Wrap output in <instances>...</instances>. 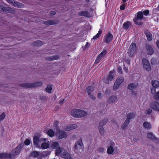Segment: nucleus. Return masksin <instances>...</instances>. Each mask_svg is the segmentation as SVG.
Segmentation results:
<instances>
[{"instance_id": "nucleus-1", "label": "nucleus", "mask_w": 159, "mask_h": 159, "mask_svg": "<svg viewBox=\"0 0 159 159\" xmlns=\"http://www.w3.org/2000/svg\"><path fill=\"white\" fill-rule=\"evenodd\" d=\"M24 143H21L18 145L16 147L13 149L9 153V158L14 159L15 158L16 156L19 154L21 152V150L24 146Z\"/></svg>"}, {"instance_id": "nucleus-2", "label": "nucleus", "mask_w": 159, "mask_h": 159, "mask_svg": "<svg viewBox=\"0 0 159 159\" xmlns=\"http://www.w3.org/2000/svg\"><path fill=\"white\" fill-rule=\"evenodd\" d=\"M42 83L41 82H37L33 83H25L21 84L20 86L21 87L26 88H32L41 86Z\"/></svg>"}, {"instance_id": "nucleus-3", "label": "nucleus", "mask_w": 159, "mask_h": 159, "mask_svg": "<svg viewBox=\"0 0 159 159\" xmlns=\"http://www.w3.org/2000/svg\"><path fill=\"white\" fill-rule=\"evenodd\" d=\"M136 45L134 43H132L129 48L128 54L131 57H133L136 53Z\"/></svg>"}, {"instance_id": "nucleus-4", "label": "nucleus", "mask_w": 159, "mask_h": 159, "mask_svg": "<svg viewBox=\"0 0 159 159\" xmlns=\"http://www.w3.org/2000/svg\"><path fill=\"white\" fill-rule=\"evenodd\" d=\"M51 147L53 149H56L55 154L57 156L59 155L61 150L63 148L60 146L59 143L56 141L52 142L51 144Z\"/></svg>"}, {"instance_id": "nucleus-5", "label": "nucleus", "mask_w": 159, "mask_h": 159, "mask_svg": "<svg viewBox=\"0 0 159 159\" xmlns=\"http://www.w3.org/2000/svg\"><path fill=\"white\" fill-rule=\"evenodd\" d=\"M124 79L123 77L120 76L118 77L115 82L113 87V90H116L121 84L124 81Z\"/></svg>"}, {"instance_id": "nucleus-6", "label": "nucleus", "mask_w": 159, "mask_h": 159, "mask_svg": "<svg viewBox=\"0 0 159 159\" xmlns=\"http://www.w3.org/2000/svg\"><path fill=\"white\" fill-rule=\"evenodd\" d=\"M106 50H104L100 53L97 57L95 61L94 64H97L100 62L103 59L105 56L107 54Z\"/></svg>"}, {"instance_id": "nucleus-7", "label": "nucleus", "mask_w": 159, "mask_h": 159, "mask_svg": "<svg viewBox=\"0 0 159 159\" xmlns=\"http://www.w3.org/2000/svg\"><path fill=\"white\" fill-rule=\"evenodd\" d=\"M60 156L65 159H72L70 155L64 148L61 150L59 155Z\"/></svg>"}, {"instance_id": "nucleus-8", "label": "nucleus", "mask_w": 159, "mask_h": 159, "mask_svg": "<svg viewBox=\"0 0 159 159\" xmlns=\"http://www.w3.org/2000/svg\"><path fill=\"white\" fill-rule=\"evenodd\" d=\"M142 61L144 69L148 71H150L151 70V68L149 61L145 58H143Z\"/></svg>"}, {"instance_id": "nucleus-9", "label": "nucleus", "mask_w": 159, "mask_h": 159, "mask_svg": "<svg viewBox=\"0 0 159 159\" xmlns=\"http://www.w3.org/2000/svg\"><path fill=\"white\" fill-rule=\"evenodd\" d=\"M10 4L14 7L19 8H23L24 7V5L18 2H15L13 0H6Z\"/></svg>"}, {"instance_id": "nucleus-10", "label": "nucleus", "mask_w": 159, "mask_h": 159, "mask_svg": "<svg viewBox=\"0 0 159 159\" xmlns=\"http://www.w3.org/2000/svg\"><path fill=\"white\" fill-rule=\"evenodd\" d=\"M86 89L90 98L93 100H95V97L92 94L94 90L93 87L92 86H89L86 88Z\"/></svg>"}, {"instance_id": "nucleus-11", "label": "nucleus", "mask_w": 159, "mask_h": 159, "mask_svg": "<svg viewBox=\"0 0 159 159\" xmlns=\"http://www.w3.org/2000/svg\"><path fill=\"white\" fill-rule=\"evenodd\" d=\"M113 37V35L110 32H108L104 36L103 40L106 43H109L112 40Z\"/></svg>"}, {"instance_id": "nucleus-12", "label": "nucleus", "mask_w": 159, "mask_h": 159, "mask_svg": "<svg viewBox=\"0 0 159 159\" xmlns=\"http://www.w3.org/2000/svg\"><path fill=\"white\" fill-rule=\"evenodd\" d=\"M150 107L152 109L159 111V103L156 101L152 102L150 104Z\"/></svg>"}, {"instance_id": "nucleus-13", "label": "nucleus", "mask_w": 159, "mask_h": 159, "mask_svg": "<svg viewBox=\"0 0 159 159\" xmlns=\"http://www.w3.org/2000/svg\"><path fill=\"white\" fill-rule=\"evenodd\" d=\"M31 156L34 157H37L38 159H41L43 155L42 152L34 151L31 153Z\"/></svg>"}, {"instance_id": "nucleus-14", "label": "nucleus", "mask_w": 159, "mask_h": 159, "mask_svg": "<svg viewBox=\"0 0 159 159\" xmlns=\"http://www.w3.org/2000/svg\"><path fill=\"white\" fill-rule=\"evenodd\" d=\"M118 98L116 96L112 95L110 97L107 99V102L109 103H113L116 101Z\"/></svg>"}, {"instance_id": "nucleus-15", "label": "nucleus", "mask_w": 159, "mask_h": 159, "mask_svg": "<svg viewBox=\"0 0 159 159\" xmlns=\"http://www.w3.org/2000/svg\"><path fill=\"white\" fill-rule=\"evenodd\" d=\"M144 33L148 41H151L152 39V34L148 30H145L144 31Z\"/></svg>"}, {"instance_id": "nucleus-16", "label": "nucleus", "mask_w": 159, "mask_h": 159, "mask_svg": "<svg viewBox=\"0 0 159 159\" xmlns=\"http://www.w3.org/2000/svg\"><path fill=\"white\" fill-rule=\"evenodd\" d=\"M146 48L147 49V54L151 55L154 53V51L152 47L149 45H147L146 46Z\"/></svg>"}, {"instance_id": "nucleus-17", "label": "nucleus", "mask_w": 159, "mask_h": 159, "mask_svg": "<svg viewBox=\"0 0 159 159\" xmlns=\"http://www.w3.org/2000/svg\"><path fill=\"white\" fill-rule=\"evenodd\" d=\"M57 136L59 139H62L67 136L66 133V132L62 131L60 130L57 134Z\"/></svg>"}, {"instance_id": "nucleus-18", "label": "nucleus", "mask_w": 159, "mask_h": 159, "mask_svg": "<svg viewBox=\"0 0 159 159\" xmlns=\"http://www.w3.org/2000/svg\"><path fill=\"white\" fill-rule=\"evenodd\" d=\"M39 138L40 137L39 135H35L34 136L33 142L34 144L37 146H38L39 145L40 141Z\"/></svg>"}, {"instance_id": "nucleus-19", "label": "nucleus", "mask_w": 159, "mask_h": 159, "mask_svg": "<svg viewBox=\"0 0 159 159\" xmlns=\"http://www.w3.org/2000/svg\"><path fill=\"white\" fill-rule=\"evenodd\" d=\"M77 125L76 124L70 125L66 126L65 128L66 131H68L76 128Z\"/></svg>"}, {"instance_id": "nucleus-20", "label": "nucleus", "mask_w": 159, "mask_h": 159, "mask_svg": "<svg viewBox=\"0 0 159 159\" xmlns=\"http://www.w3.org/2000/svg\"><path fill=\"white\" fill-rule=\"evenodd\" d=\"M88 115V113L85 111L79 109V113L78 118H81L83 117L86 116Z\"/></svg>"}, {"instance_id": "nucleus-21", "label": "nucleus", "mask_w": 159, "mask_h": 159, "mask_svg": "<svg viewBox=\"0 0 159 159\" xmlns=\"http://www.w3.org/2000/svg\"><path fill=\"white\" fill-rule=\"evenodd\" d=\"M79 113V109H75L73 110L71 112V114L72 116L74 117L78 118Z\"/></svg>"}, {"instance_id": "nucleus-22", "label": "nucleus", "mask_w": 159, "mask_h": 159, "mask_svg": "<svg viewBox=\"0 0 159 159\" xmlns=\"http://www.w3.org/2000/svg\"><path fill=\"white\" fill-rule=\"evenodd\" d=\"M5 12L10 13H14L15 12V10L12 8L10 7H6Z\"/></svg>"}, {"instance_id": "nucleus-23", "label": "nucleus", "mask_w": 159, "mask_h": 159, "mask_svg": "<svg viewBox=\"0 0 159 159\" xmlns=\"http://www.w3.org/2000/svg\"><path fill=\"white\" fill-rule=\"evenodd\" d=\"M143 127L147 129H149L151 128V125L149 122L147 121L144 122L143 124Z\"/></svg>"}, {"instance_id": "nucleus-24", "label": "nucleus", "mask_w": 159, "mask_h": 159, "mask_svg": "<svg viewBox=\"0 0 159 159\" xmlns=\"http://www.w3.org/2000/svg\"><path fill=\"white\" fill-rule=\"evenodd\" d=\"M137 87V84L135 83H131L128 86V89L130 90L134 89L136 88Z\"/></svg>"}, {"instance_id": "nucleus-25", "label": "nucleus", "mask_w": 159, "mask_h": 159, "mask_svg": "<svg viewBox=\"0 0 159 159\" xmlns=\"http://www.w3.org/2000/svg\"><path fill=\"white\" fill-rule=\"evenodd\" d=\"M152 86L155 88L159 87V81L155 80H152L151 81Z\"/></svg>"}, {"instance_id": "nucleus-26", "label": "nucleus", "mask_w": 159, "mask_h": 159, "mask_svg": "<svg viewBox=\"0 0 159 159\" xmlns=\"http://www.w3.org/2000/svg\"><path fill=\"white\" fill-rule=\"evenodd\" d=\"M107 122V119L105 118L100 121L99 123V126L103 127L106 125Z\"/></svg>"}, {"instance_id": "nucleus-27", "label": "nucleus", "mask_w": 159, "mask_h": 159, "mask_svg": "<svg viewBox=\"0 0 159 159\" xmlns=\"http://www.w3.org/2000/svg\"><path fill=\"white\" fill-rule=\"evenodd\" d=\"M78 15L79 16H84L86 17H88L89 13L87 11H83L78 13Z\"/></svg>"}, {"instance_id": "nucleus-28", "label": "nucleus", "mask_w": 159, "mask_h": 159, "mask_svg": "<svg viewBox=\"0 0 159 159\" xmlns=\"http://www.w3.org/2000/svg\"><path fill=\"white\" fill-rule=\"evenodd\" d=\"M0 158H9V153H0Z\"/></svg>"}, {"instance_id": "nucleus-29", "label": "nucleus", "mask_w": 159, "mask_h": 159, "mask_svg": "<svg viewBox=\"0 0 159 159\" xmlns=\"http://www.w3.org/2000/svg\"><path fill=\"white\" fill-rule=\"evenodd\" d=\"M115 76L113 72L111 71L109 73L107 77L110 81H111L113 80Z\"/></svg>"}, {"instance_id": "nucleus-30", "label": "nucleus", "mask_w": 159, "mask_h": 159, "mask_svg": "<svg viewBox=\"0 0 159 159\" xmlns=\"http://www.w3.org/2000/svg\"><path fill=\"white\" fill-rule=\"evenodd\" d=\"M143 17V12L141 11L138 12L137 13V18L138 20H141Z\"/></svg>"}, {"instance_id": "nucleus-31", "label": "nucleus", "mask_w": 159, "mask_h": 159, "mask_svg": "<svg viewBox=\"0 0 159 159\" xmlns=\"http://www.w3.org/2000/svg\"><path fill=\"white\" fill-rule=\"evenodd\" d=\"M130 121L128 119H127L125 120V121L124 124L122 125L121 127L122 129H125L129 125Z\"/></svg>"}, {"instance_id": "nucleus-32", "label": "nucleus", "mask_w": 159, "mask_h": 159, "mask_svg": "<svg viewBox=\"0 0 159 159\" xmlns=\"http://www.w3.org/2000/svg\"><path fill=\"white\" fill-rule=\"evenodd\" d=\"M43 23L46 25H54L56 24L57 23L54 21L49 20L46 21L44 22Z\"/></svg>"}, {"instance_id": "nucleus-33", "label": "nucleus", "mask_w": 159, "mask_h": 159, "mask_svg": "<svg viewBox=\"0 0 159 159\" xmlns=\"http://www.w3.org/2000/svg\"><path fill=\"white\" fill-rule=\"evenodd\" d=\"M43 45V43L40 40H37L33 43V45L35 46H40Z\"/></svg>"}, {"instance_id": "nucleus-34", "label": "nucleus", "mask_w": 159, "mask_h": 159, "mask_svg": "<svg viewBox=\"0 0 159 159\" xmlns=\"http://www.w3.org/2000/svg\"><path fill=\"white\" fill-rule=\"evenodd\" d=\"M98 130L100 134L101 135H103L105 133V130L103 127L99 126Z\"/></svg>"}, {"instance_id": "nucleus-35", "label": "nucleus", "mask_w": 159, "mask_h": 159, "mask_svg": "<svg viewBox=\"0 0 159 159\" xmlns=\"http://www.w3.org/2000/svg\"><path fill=\"white\" fill-rule=\"evenodd\" d=\"M47 134L50 137H52L54 136V132L52 129H50L48 131Z\"/></svg>"}, {"instance_id": "nucleus-36", "label": "nucleus", "mask_w": 159, "mask_h": 159, "mask_svg": "<svg viewBox=\"0 0 159 159\" xmlns=\"http://www.w3.org/2000/svg\"><path fill=\"white\" fill-rule=\"evenodd\" d=\"M130 24V22L129 21L125 22L123 25V27L124 29L127 30L129 27Z\"/></svg>"}, {"instance_id": "nucleus-37", "label": "nucleus", "mask_w": 159, "mask_h": 159, "mask_svg": "<svg viewBox=\"0 0 159 159\" xmlns=\"http://www.w3.org/2000/svg\"><path fill=\"white\" fill-rule=\"evenodd\" d=\"M114 152V149L113 147L110 146L108 147L107 152V153L109 154H112Z\"/></svg>"}, {"instance_id": "nucleus-38", "label": "nucleus", "mask_w": 159, "mask_h": 159, "mask_svg": "<svg viewBox=\"0 0 159 159\" xmlns=\"http://www.w3.org/2000/svg\"><path fill=\"white\" fill-rule=\"evenodd\" d=\"M41 147L43 149H47L49 148V144L47 143L44 142L42 144Z\"/></svg>"}, {"instance_id": "nucleus-39", "label": "nucleus", "mask_w": 159, "mask_h": 159, "mask_svg": "<svg viewBox=\"0 0 159 159\" xmlns=\"http://www.w3.org/2000/svg\"><path fill=\"white\" fill-rule=\"evenodd\" d=\"M52 89V85H48L46 88V91L48 93H50Z\"/></svg>"}, {"instance_id": "nucleus-40", "label": "nucleus", "mask_w": 159, "mask_h": 159, "mask_svg": "<svg viewBox=\"0 0 159 159\" xmlns=\"http://www.w3.org/2000/svg\"><path fill=\"white\" fill-rule=\"evenodd\" d=\"M134 113H129L127 114V119H128L130 121L131 119L133 118L134 117Z\"/></svg>"}, {"instance_id": "nucleus-41", "label": "nucleus", "mask_w": 159, "mask_h": 159, "mask_svg": "<svg viewBox=\"0 0 159 159\" xmlns=\"http://www.w3.org/2000/svg\"><path fill=\"white\" fill-rule=\"evenodd\" d=\"M59 57L57 56L56 55L54 57H48L47 59L49 61H52L54 60H57L58 59Z\"/></svg>"}, {"instance_id": "nucleus-42", "label": "nucleus", "mask_w": 159, "mask_h": 159, "mask_svg": "<svg viewBox=\"0 0 159 159\" xmlns=\"http://www.w3.org/2000/svg\"><path fill=\"white\" fill-rule=\"evenodd\" d=\"M77 145H78L80 147H82L83 146V144L81 138H80V140H79L75 143V147H76Z\"/></svg>"}, {"instance_id": "nucleus-43", "label": "nucleus", "mask_w": 159, "mask_h": 159, "mask_svg": "<svg viewBox=\"0 0 159 159\" xmlns=\"http://www.w3.org/2000/svg\"><path fill=\"white\" fill-rule=\"evenodd\" d=\"M102 33V31L101 30H99L98 32V33L95 35L93 37V39H96L97 38H98L100 34H101Z\"/></svg>"}, {"instance_id": "nucleus-44", "label": "nucleus", "mask_w": 159, "mask_h": 159, "mask_svg": "<svg viewBox=\"0 0 159 159\" xmlns=\"http://www.w3.org/2000/svg\"><path fill=\"white\" fill-rule=\"evenodd\" d=\"M148 137L150 139H156V138L153 135V134L152 133H149L148 134Z\"/></svg>"}, {"instance_id": "nucleus-45", "label": "nucleus", "mask_w": 159, "mask_h": 159, "mask_svg": "<svg viewBox=\"0 0 159 159\" xmlns=\"http://www.w3.org/2000/svg\"><path fill=\"white\" fill-rule=\"evenodd\" d=\"M153 97L156 100H159V92L155 93L153 95Z\"/></svg>"}, {"instance_id": "nucleus-46", "label": "nucleus", "mask_w": 159, "mask_h": 159, "mask_svg": "<svg viewBox=\"0 0 159 159\" xmlns=\"http://www.w3.org/2000/svg\"><path fill=\"white\" fill-rule=\"evenodd\" d=\"M151 62V64L152 65H155L157 63V61L156 59L154 58H152Z\"/></svg>"}, {"instance_id": "nucleus-47", "label": "nucleus", "mask_w": 159, "mask_h": 159, "mask_svg": "<svg viewBox=\"0 0 159 159\" xmlns=\"http://www.w3.org/2000/svg\"><path fill=\"white\" fill-rule=\"evenodd\" d=\"M138 19L137 18H134V22L135 24L136 25H142V23L141 22H139V23L138 22Z\"/></svg>"}, {"instance_id": "nucleus-48", "label": "nucleus", "mask_w": 159, "mask_h": 159, "mask_svg": "<svg viewBox=\"0 0 159 159\" xmlns=\"http://www.w3.org/2000/svg\"><path fill=\"white\" fill-rule=\"evenodd\" d=\"M103 80L104 83L107 84H108L109 83V82L110 81L109 80L108 77L107 78L104 77L103 78Z\"/></svg>"}, {"instance_id": "nucleus-49", "label": "nucleus", "mask_w": 159, "mask_h": 159, "mask_svg": "<svg viewBox=\"0 0 159 159\" xmlns=\"http://www.w3.org/2000/svg\"><path fill=\"white\" fill-rule=\"evenodd\" d=\"M31 141L29 139H27L25 141V145H29Z\"/></svg>"}, {"instance_id": "nucleus-50", "label": "nucleus", "mask_w": 159, "mask_h": 159, "mask_svg": "<svg viewBox=\"0 0 159 159\" xmlns=\"http://www.w3.org/2000/svg\"><path fill=\"white\" fill-rule=\"evenodd\" d=\"M98 151L99 152H103L105 151V149L103 148H99L98 149Z\"/></svg>"}, {"instance_id": "nucleus-51", "label": "nucleus", "mask_w": 159, "mask_h": 159, "mask_svg": "<svg viewBox=\"0 0 159 159\" xmlns=\"http://www.w3.org/2000/svg\"><path fill=\"white\" fill-rule=\"evenodd\" d=\"M155 88H152L151 89V93L152 94H154L155 93L156 90Z\"/></svg>"}, {"instance_id": "nucleus-52", "label": "nucleus", "mask_w": 159, "mask_h": 159, "mask_svg": "<svg viewBox=\"0 0 159 159\" xmlns=\"http://www.w3.org/2000/svg\"><path fill=\"white\" fill-rule=\"evenodd\" d=\"M117 71L118 73L120 74H121L122 72V69L121 67L119 66L117 69Z\"/></svg>"}, {"instance_id": "nucleus-53", "label": "nucleus", "mask_w": 159, "mask_h": 159, "mask_svg": "<svg viewBox=\"0 0 159 159\" xmlns=\"http://www.w3.org/2000/svg\"><path fill=\"white\" fill-rule=\"evenodd\" d=\"M149 13V11L148 10H145L143 11V14L145 16H147Z\"/></svg>"}, {"instance_id": "nucleus-54", "label": "nucleus", "mask_w": 159, "mask_h": 159, "mask_svg": "<svg viewBox=\"0 0 159 159\" xmlns=\"http://www.w3.org/2000/svg\"><path fill=\"white\" fill-rule=\"evenodd\" d=\"M6 7H4L3 6L0 5V11H3L5 12Z\"/></svg>"}, {"instance_id": "nucleus-55", "label": "nucleus", "mask_w": 159, "mask_h": 159, "mask_svg": "<svg viewBox=\"0 0 159 159\" xmlns=\"http://www.w3.org/2000/svg\"><path fill=\"white\" fill-rule=\"evenodd\" d=\"M58 122L57 121H56L54 122V127L57 129L58 128Z\"/></svg>"}, {"instance_id": "nucleus-56", "label": "nucleus", "mask_w": 159, "mask_h": 159, "mask_svg": "<svg viewBox=\"0 0 159 159\" xmlns=\"http://www.w3.org/2000/svg\"><path fill=\"white\" fill-rule=\"evenodd\" d=\"M152 111V110L150 108H148L146 111V113L148 114H150Z\"/></svg>"}, {"instance_id": "nucleus-57", "label": "nucleus", "mask_w": 159, "mask_h": 159, "mask_svg": "<svg viewBox=\"0 0 159 159\" xmlns=\"http://www.w3.org/2000/svg\"><path fill=\"white\" fill-rule=\"evenodd\" d=\"M125 8V6L124 5H122L120 6V9L121 10H124Z\"/></svg>"}, {"instance_id": "nucleus-58", "label": "nucleus", "mask_w": 159, "mask_h": 159, "mask_svg": "<svg viewBox=\"0 0 159 159\" xmlns=\"http://www.w3.org/2000/svg\"><path fill=\"white\" fill-rule=\"evenodd\" d=\"M89 43L88 42H87L85 45V48H88L89 46Z\"/></svg>"}, {"instance_id": "nucleus-59", "label": "nucleus", "mask_w": 159, "mask_h": 159, "mask_svg": "<svg viewBox=\"0 0 159 159\" xmlns=\"http://www.w3.org/2000/svg\"><path fill=\"white\" fill-rule=\"evenodd\" d=\"M102 94L101 93H98V98H101L102 97Z\"/></svg>"}, {"instance_id": "nucleus-60", "label": "nucleus", "mask_w": 159, "mask_h": 159, "mask_svg": "<svg viewBox=\"0 0 159 159\" xmlns=\"http://www.w3.org/2000/svg\"><path fill=\"white\" fill-rule=\"evenodd\" d=\"M125 62L127 64L129 65L130 64V61L129 60L127 59V60H126Z\"/></svg>"}, {"instance_id": "nucleus-61", "label": "nucleus", "mask_w": 159, "mask_h": 159, "mask_svg": "<svg viewBox=\"0 0 159 159\" xmlns=\"http://www.w3.org/2000/svg\"><path fill=\"white\" fill-rule=\"evenodd\" d=\"M157 45L158 48H159V41L157 40Z\"/></svg>"}, {"instance_id": "nucleus-62", "label": "nucleus", "mask_w": 159, "mask_h": 159, "mask_svg": "<svg viewBox=\"0 0 159 159\" xmlns=\"http://www.w3.org/2000/svg\"><path fill=\"white\" fill-rule=\"evenodd\" d=\"M51 14L52 15H55L56 14V12L54 11H52L51 12Z\"/></svg>"}, {"instance_id": "nucleus-63", "label": "nucleus", "mask_w": 159, "mask_h": 159, "mask_svg": "<svg viewBox=\"0 0 159 159\" xmlns=\"http://www.w3.org/2000/svg\"><path fill=\"white\" fill-rule=\"evenodd\" d=\"M124 70L126 72H128V68H127L125 67L124 68Z\"/></svg>"}, {"instance_id": "nucleus-64", "label": "nucleus", "mask_w": 159, "mask_h": 159, "mask_svg": "<svg viewBox=\"0 0 159 159\" xmlns=\"http://www.w3.org/2000/svg\"><path fill=\"white\" fill-rule=\"evenodd\" d=\"M156 11H159V4L157 7V8L156 9Z\"/></svg>"}]
</instances>
